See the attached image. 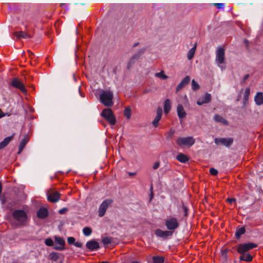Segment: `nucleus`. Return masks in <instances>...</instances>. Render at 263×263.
<instances>
[{"mask_svg":"<svg viewBox=\"0 0 263 263\" xmlns=\"http://www.w3.org/2000/svg\"><path fill=\"white\" fill-rule=\"evenodd\" d=\"M14 224L17 226H25L29 219L27 212L23 210H15L12 213Z\"/></svg>","mask_w":263,"mask_h":263,"instance_id":"obj_1","label":"nucleus"},{"mask_svg":"<svg viewBox=\"0 0 263 263\" xmlns=\"http://www.w3.org/2000/svg\"><path fill=\"white\" fill-rule=\"evenodd\" d=\"M112 99L113 93L109 90L103 91L100 95L101 102L107 107L112 106Z\"/></svg>","mask_w":263,"mask_h":263,"instance_id":"obj_2","label":"nucleus"},{"mask_svg":"<svg viewBox=\"0 0 263 263\" xmlns=\"http://www.w3.org/2000/svg\"><path fill=\"white\" fill-rule=\"evenodd\" d=\"M215 62L218 66L222 70L226 68L225 63V52L223 48L219 47L216 51Z\"/></svg>","mask_w":263,"mask_h":263,"instance_id":"obj_3","label":"nucleus"},{"mask_svg":"<svg viewBox=\"0 0 263 263\" xmlns=\"http://www.w3.org/2000/svg\"><path fill=\"white\" fill-rule=\"evenodd\" d=\"M195 142V139L192 137H179L176 140V143L178 145L181 147H190L194 144Z\"/></svg>","mask_w":263,"mask_h":263,"instance_id":"obj_4","label":"nucleus"},{"mask_svg":"<svg viewBox=\"0 0 263 263\" xmlns=\"http://www.w3.org/2000/svg\"><path fill=\"white\" fill-rule=\"evenodd\" d=\"M101 115L110 124L114 125L116 123V120L115 117L110 109L106 108L104 109L102 111Z\"/></svg>","mask_w":263,"mask_h":263,"instance_id":"obj_5","label":"nucleus"},{"mask_svg":"<svg viewBox=\"0 0 263 263\" xmlns=\"http://www.w3.org/2000/svg\"><path fill=\"white\" fill-rule=\"evenodd\" d=\"M167 229L169 230H174L178 228L179 226L178 220L177 218L170 216L167 218L165 222Z\"/></svg>","mask_w":263,"mask_h":263,"instance_id":"obj_6","label":"nucleus"},{"mask_svg":"<svg viewBox=\"0 0 263 263\" xmlns=\"http://www.w3.org/2000/svg\"><path fill=\"white\" fill-rule=\"evenodd\" d=\"M233 139L232 138H216L214 142L216 145H221L226 147H229L233 143Z\"/></svg>","mask_w":263,"mask_h":263,"instance_id":"obj_7","label":"nucleus"},{"mask_svg":"<svg viewBox=\"0 0 263 263\" xmlns=\"http://www.w3.org/2000/svg\"><path fill=\"white\" fill-rule=\"evenodd\" d=\"M257 247V245L253 242L240 244L238 246L237 251L239 253H243Z\"/></svg>","mask_w":263,"mask_h":263,"instance_id":"obj_8","label":"nucleus"},{"mask_svg":"<svg viewBox=\"0 0 263 263\" xmlns=\"http://www.w3.org/2000/svg\"><path fill=\"white\" fill-rule=\"evenodd\" d=\"M112 200L111 199H106L104 200L99 206L98 210L99 216L100 217L103 216L106 212V210L111 204Z\"/></svg>","mask_w":263,"mask_h":263,"instance_id":"obj_9","label":"nucleus"},{"mask_svg":"<svg viewBox=\"0 0 263 263\" xmlns=\"http://www.w3.org/2000/svg\"><path fill=\"white\" fill-rule=\"evenodd\" d=\"M55 246L54 249L56 250H63L64 249V246L65 245V240L63 238L59 237H54Z\"/></svg>","mask_w":263,"mask_h":263,"instance_id":"obj_10","label":"nucleus"},{"mask_svg":"<svg viewBox=\"0 0 263 263\" xmlns=\"http://www.w3.org/2000/svg\"><path fill=\"white\" fill-rule=\"evenodd\" d=\"M11 84L13 87L19 89L22 92H26V89L24 84L18 79H14L11 82Z\"/></svg>","mask_w":263,"mask_h":263,"instance_id":"obj_11","label":"nucleus"},{"mask_svg":"<svg viewBox=\"0 0 263 263\" xmlns=\"http://www.w3.org/2000/svg\"><path fill=\"white\" fill-rule=\"evenodd\" d=\"M155 233L156 235L159 237L165 238L168 236H172V233L168 231H162L161 229H157L155 230Z\"/></svg>","mask_w":263,"mask_h":263,"instance_id":"obj_12","label":"nucleus"},{"mask_svg":"<svg viewBox=\"0 0 263 263\" xmlns=\"http://www.w3.org/2000/svg\"><path fill=\"white\" fill-rule=\"evenodd\" d=\"M86 247L90 251H93L100 248L99 243L95 240L88 241L86 244Z\"/></svg>","mask_w":263,"mask_h":263,"instance_id":"obj_13","label":"nucleus"},{"mask_svg":"<svg viewBox=\"0 0 263 263\" xmlns=\"http://www.w3.org/2000/svg\"><path fill=\"white\" fill-rule=\"evenodd\" d=\"M190 81V78L189 76H186L185 77L181 82L177 85L176 88V92H178L181 90L185 86L189 84Z\"/></svg>","mask_w":263,"mask_h":263,"instance_id":"obj_14","label":"nucleus"},{"mask_svg":"<svg viewBox=\"0 0 263 263\" xmlns=\"http://www.w3.org/2000/svg\"><path fill=\"white\" fill-rule=\"evenodd\" d=\"M211 100V95L210 93H206L198 100L197 104L199 105H201L204 103L210 102Z\"/></svg>","mask_w":263,"mask_h":263,"instance_id":"obj_15","label":"nucleus"},{"mask_svg":"<svg viewBox=\"0 0 263 263\" xmlns=\"http://www.w3.org/2000/svg\"><path fill=\"white\" fill-rule=\"evenodd\" d=\"M162 115V110L161 108L159 107L157 109L156 116L153 121V125L155 127H157L159 124V122L160 120Z\"/></svg>","mask_w":263,"mask_h":263,"instance_id":"obj_16","label":"nucleus"},{"mask_svg":"<svg viewBox=\"0 0 263 263\" xmlns=\"http://www.w3.org/2000/svg\"><path fill=\"white\" fill-rule=\"evenodd\" d=\"M48 199L52 202H56L59 200L60 194L57 192L48 193Z\"/></svg>","mask_w":263,"mask_h":263,"instance_id":"obj_17","label":"nucleus"},{"mask_svg":"<svg viewBox=\"0 0 263 263\" xmlns=\"http://www.w3.org/2000/svg\"><path fill=\"white\" fill-rule=\"evenodd\" d=\"M13 35L18 40L21 38L29 39L31 37V35L30 34L24 31L15 32L13 33Z\"/></svg>","mask_w":263,"mask_h":263,"instance_id":"obj_18","label":"nucleus"},{"mask_svg":"<svg viewBox=\"0 0 263 263\" xmlns=\"http://www.w3.org/2000/svg\"><path fill=\"white\" fill-rule=\"evenodd\" d=\"M254 101L255 104L260 106L263 104V93L261 92H258L256 93L254 97Z\"/></svg>","mask_w":263,"mask_h":263,"instance_id":"obj_19","label":"nucleus"},{"mask_svg":"<svg viewBox=\"0 0 263 263\" xmlns=\"http://www.w3.org/2000/svg\"><path fill=\"white\" fill-rule=\"evenodd\" d=\"M177 112L178 117L180 119L184 118L186 116V113L181 104H179L177 108Z\"/></svg>","mask_w":263,"mask_h":263,"instance_id":"obj_20","label":"nucleus"},{"mask_svg":"<svg viewBox=\"0 0 263 263\" xmlns=\"http://www.w3.org/2000/svg\"><path fill=\"white\" fill-rule=\"evenodd\" d=\"M250 88L249 87L246 88L243 92V104L246 105L248 104L249 97L250 95Z\"/></svg>","mask_w":263,"mask_h":263,"instance_id":"obj_21","label":"nucleus"},{"mask_svg":"<svg viewBox=\"0 0 263 263\" xmlns=\"http://www.w3.org/2000/svg\"><path fill=\"white\" fill-rule=\"evenodd\" d=\"M48 215V211L45 208H41L37 212V216L39 218L44 219Z\"/></svg>","mask_w":263,"mask_h":263,"instance_id":"obj_22","label":"nucleus"},{"mask_svg":"<svg viewBox=\"0 0 263 263\" xmlns=\"http://www.w3.org/2000/svg\"><path fill=\"white\" fill-rule=\"evenodd\" d=\"M29 141V138L27 136H25L23 139L21 141L19 147H18V153L20 154L22 152L24 148L25 147L26 144Z\"/></svg>","mask_w":263,"mask_h":263,"instance_id":"obj_23","label":"nucleus"},{"mask_svg":"<svg viewBox=\"0 0 263 263\" xmlns=\"http://www.w3.org/2000/svg\"><path fill=\"white\" fill-rule=\"evenodd\" d=\"M214 120L215 121L221 123L224 125H227L228 124V121L224 118L219 115H215L214 116Z\"/></svg>","mask_w":263,"mask_h":263,"instance_id":"obj_24","label":"nucleus"},{"mask_svg":"<svg viewBox=\"0 0 263 263\" xmlns=\"http://www.w3.org/2000/svg\"><path fill=\"white\" fill-rule=\"evenodd\" d=\"M13 138V136L5 138L4 140L0 143V149L5 147Z\"/></svg>","mask_w":263,"mask_h":263,"instance_id":"obj_25","label":"nucleus"},{"mask_svg":"<svg viewBox=\"0 0 263 263\" xmlns=\"http://www.w3.org/2000/svg\"><path fill=\"white\" fill-rule=\"evenodd\" d=\"M171 101L170 99H166L164 104V111L165 114H168L171 109Z\"/></svg>","mask_w":263,"mask_h":263,"instance_id":"obj_26","label":"nucleus"},{"mask_svg":"<svg viewBox=\"0 0 263 263\" xmlns=\"http://www.w3.org/2000/svg\"><path fill=\"white\" fill-rule=\"evenodd\" d=\"M242 255L239 257L241 260L251 261L252 260V256L249 254L241 253Z\"/></svg>","mask_w":263,"mask_h":263,"instance_id":"obj_27","label":"nucleus"},{"mask_svg":"<svg viewBox=\"0 0 263 263\" xmlns=\"http://www.w3.org/2000/svg\"><path fill=\"white\" fill-rule=\"evenodd\" d=\"M196 49V46L195 45L193 48H192L187 53V59L190 60L193 59L194 56L195 51Z\"/></svg>","mask_w":263,"mask_h":263,"instance_id":"obj_28","label":"nucleus"},{"mask_svg":"<svg viewBox=\"0 0 263 263\" xmlns=\"http://www.w3.org/2000/svg\"><path fill=\"white\" fill-rule=\"evenodd\" d=\"M177 159L182 163H185L189 160L187 157L183 154H179L177 157Z\"/></svg>","mask_w":263,"mask_h":263,"instance_id":"obj_29","label":"nucleus"},{"mask_svg":"<svg viewBox=\"0 0 263 263\" xmlns=\"http://www.w3.org/2000/svg\"><path fill=\"white\" fill-rule=\"evenodd\" d=\"M155 77L159 78L161 80H166L168 78V77L165 74L164 71L163 70H161L159 72L156 73L155 74Z\"/></svg>","mask_w":263,"mask_h":263,"instance_id":"obj_30","label":"nucleus"},{"mask_svg":"<svg viewBox=\"0 0 263 263\" xmlns=\"http://www.w3.org/2000/svg\"><path fill=\"white\" fill-rule=\"evenodd\" d=\"M154 263H163L164 258L162 256H154L153 258Z\"/></svg>","mask_w":263,"mask_h":263,"instance_id":"obj_31","label":"nucleus"},{"mask_svg":"<svg viewBox=\"0 0 263 263\" xmlns=\"http://www.w3.org/2000/svg\"><path fill=\"white\" fill-rule=\"evenodd\" d=\"M124 115L127 119H129L130 118L132 115V111L129 107H126L125 109Z\"/></svg>","mask_w":263,"mask_h":263,"instance_id":"obj_32","label":"nucleus"},{"mask_svg":"<svg viewBox=\"0 0 263 263\" xmlns=\"http://www.w3.org/2000/svg\"><path fill=\"white\" fill-rule=\"evenodd\" d=\"M191 86H192V89L194 91L197 90L200 88L199 85L194 79L192 81Z\"/></svg>","mask_w":263,"mask_h":263,"instance_id":"obj_33","label":"nucleus"},{"mask_svg":"<svg viewBox=\"0 0 263 263\" xmlns=\"http://www.w3.org/2000/svg\"><path fill=\"white\" fill-rule=\"evenodd\" d=\"M83 233L86 236H90L92 233V230L89 227H84L83 229Z\"/></svg>","mask_w":263,"mask_h":263,"instance_id":"obj_34","label":"nucleus"},{"mask_svg":"<svg viewBox=\"0 0 263 263\" xmlns=\"http://www.w3.org/2000/svg\"><path fill=\"white\" fill-rule=\"evenodd\" d=\"M49 257L53 261H57L59 259V254L56 252H51L49 255Z\"/></svg>","mask_w":263,"mask_h":263,"instance_id":"obj_35","label":"nucleus"},{"mask_svg":"<svg viewBox=\"0 0 263 263\" xmlns=\"http://www.w3.org/2000/svg\"><path fill=\"white\" fill-rule=\"evenodd\" d=\"M245 232V229L244 228L242 227L238 229L236 232L235 235L237 238H239L241 235L244 234Z\"/></svg>","mask_w":263,"mask_h":263,"instance_id":"obj_36","label":"nucleus"},{"mask_svg":"<svg viewBox=\"0 0 263 263\" xmlns=\"http://www.w3.org/2000/svg\"><path fill=\"white\" fill-rule=\"evenodd\" d=\"M102 242L104 245H108L111 242V239L110 237H106L102 239Z\"/></svg>","mask_w":263,"mask_h":263,"instance_id":"obj_37","label":"nucleus"},{"mask_svg":"<svg viewBox=\"0 0 263 263\" xmlns=\"http://www.w3.org/2000/svg\"><path fill=\"white\" fill-rule=\"evenodd\" d=\"M45 243L46 244V245H47V246H53V240H52V239L49 238H47L45 239Z\"/></svg>","mask_w":263,"mask_h":263,"instance_id":"obj_38","label":"nucleus"},{"mask_svg":"<svg viewBox=\"0 0 263 263\" xmlns=\"http://www.w3.org/2000/svg\"><path fill=\"white\" fill-rule=\"evenodd\" d=\"M67 242L70 245L74 244L75 242V238L73 237H69L67 238Z\"/></svg>","mask_w":263,"mask_h":263,"instance_id":"obj_39","label":"nucleus"},{"mask_svg":"<svg viewBox=\"0 0 263 263\" xmlns=\"http://www.w3.org/2000/svg\"><path fill=\"white\" fill-rule=\"evenodd\" d=\"M213 5L216 6L218 9L223 8L224 7V4L223 3H214Z\"/></svg>","mask_w":263,"mask_h":263,"instance_id":"obj_40","label":"nucleus"},{"mask_svg":"<svg viewBox=\"0 0 263 263\" xmlns=\"http://www.w3.org/2000/svg\"><path fill=\"white\" fill-rule=\"evenodd\" d=\"M210 173L212 175H216L217 174V173H218V171H217V170H216V169H215L214 168H211L210 170Z\"/></svg>","mask_w":263,"mask_h":263,"instance_id":"obj_41","label":"nucleus"},{"mask_svg":"<svg viewBox=\"0 0 263 263\" xmlns=\"http://www.w3.org/2000/svg\"><path fill=\"white\" fill-rule=\"evenodd\" d=\"M159 166L160 162L159 161L156 162L153 166V168L154 170H156L159 167Z\"/></svg>","mask_w":263,"mask_h":263,"instance_id":"obj_42","label":"nucleus"},{"mask_svg":"<svg viewBox=\"0 0 263 263\" xmlns=\"http://www.w3.org/2000/svg\"><path fill=\"white\" fill-rule=\"evenodd\" d=\"M236 199L235 198H228L227 199V201L230 203V204H232L233 202H235Z\"/></svg>","mask_w":263,"mask_h":263,"instance_id":"obj_43","label":"nucleus"},{"mask_svg":"<svg viewBox=\"0 0 263 263\" xmlns=\"http://www.w3.org/2000/svg\"><path fill=\"white\" fill-rule=\"evenodd\" d=\"M67 211V209L66 208H64L61 209L59 211V213L61 214H63L65 213Z\"/></svg>","mask_w":263,"mask_h":263,"instance_id":"obj_44","label":"nucleus"},{"mask_svg":"<svg viewBox=\"0 0 263 263\" xmlns=\"http://www.w3.org/2000/svg\"><path fill=\"white\" fill-rule=\"evenodd\" d=\"M74 245L75 246L79 247V248H81L82 246V244L80 242H75L74 243Z\"/></svg>","mask_w":263,"mask_h":263,"instance_id":"obj_45","label":"nucleus"},{"mask_svg":"<svg viewBox=\"0 0 263 263\" xmlns=\"http://www.w3.org/2000/svg\"><path fill=\"white\" fill-rule=\"evenodd\" d=\"M5 116H9V115L8 114H4L3 112L1 110H0V118L4 117Z\"/></svg>","mask_w":263,"mask_h":263,"instance_id":"obj_46","label":"nucleus"},{"mask_svg":"<svg viewBox=\"0 0 263 263\" xmlns=\"http://www.w3.org/2000/svg\"><path fill=\"white\" fill-rule=\"evenodd\" d=\"M135 174V173H129L130 175H134Z\"/></svg>","mask_w":263,"mask_h":263,"instance_id":"obj_47","label":"nucleus"},{"mask_svg":"<svg viewBox=\"0 0 263 263\" xmlns=\"http://www.w3.org/2000/svg\"><path fill=\"white\" fill-rule=\"evenodd\" d=\"M132 263H138V262L137 261H134V262H132Z\"/></svg>","mask_w":263,"mask_h":263,"instance_id":"obj_48","label":"nucleus"},{"mask_svg":"<svg viewBox=\"0 0 263 263\" xmlns=\"http://www.w3.org/2000/svg\"><path fill=\"white\" fill-rule=\"evenodd\" d=\"M33 54L32 52H30V55Z\"/></svg>","mask_w":263,"mask_h":263,"instance_id":"obj_49","label":"nucleus"},{"mask_svg":"<svg viewBox=\"0 0 263 263\" xmlns=\"http://www.w3.org/2000/svg\"><path fill=\"white\" fill-rule=\"evenodd\" d=\"M102 263H109L108 262H103Z\"/></svg>","mask_w":263,"mask_h":263,"instance_id":"obj_50","label":"nucleus"}]
</instances>
